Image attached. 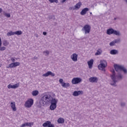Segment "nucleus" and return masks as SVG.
I'll use <instances>...</instances> for the list:
<instances>
[{"label":"nucleus","mask_w":127,"mask_h":127,"mask_svg":"<svg viewBox=\"0 0 127 127\" xmlns=\"http://www.w3.org/2000/svg\"><path fill=\"white\" fill-rule=\"evenodd\" d=\"M124 1H125V2L127 4V0H124Z\"/></svg>","instance_id":"46"},{"label":"nucleus","mask_w":127,"mask_h":127,"mask_svg":"<svg viewBox=\"0 0 127 127\" xmlns=\"http://www.w3.org/2000/svg\"><path fill=\"white\" fill-rule=\"evenodd\" d=\"M19 65H20V63L19 62L12 63L8 64V65L6 66V68H10L11 69L13 67H17V66H19Z\"/></svg>","instance_id":"8"},{"label":"nucleus","mask_w":127,"mask_h":127,"mask_svg":"<svg viewBox=\"0 0 127 127\" xmlns=\"http://www.w3.org/2000/svg\"><path fill=\"white\" fill-rule=\"evenodd\" d=\"M99 79L97 77H91L89 78V81L90 83H98Z\"/></svg>","instance_id":"9"},{"label":"nucleus","mask_w":127,"mask_h":127,"mask_svg":"<svg viewBox=\"0 0 127 127\" xmlns=\"http://www.w3.org/2000/svg\"><path fill=\"white\" fill-rule=\"evenodd\" d=\"M1 66H2V64H0V67H1Z\"/></svg>","instance_id":"51"},{"label":"nucleus","mask_w":127,"mask_h":127,"mask_svg":"<svg viewBox=\"0 0 127 127\" xmlns=\"http://www.w3.org/2000/svg\"><path fill=\"white\" fill-rule=\"evenodd\" d=\"M114 42L116 43H120V42H121V39H117L114 40Z\"/></svg>","instance_id":"31"},{"label":"nucleus","mask_w":127,"mask_h":127,"mask_svg":"<svg viewBox=\"0 0 127 127\" xmlns=\"http://www.w3.org/2000/svg\"><path fill=\"white\" fill-rule=\"evenodd\" d=\"M4 15L6 16V17H10V14L7 13H4Z\"/></svg>","instance_id":"33"},{"label":"nucleus","mask_w":127,"mask_h":127,"mask_svg":"<svg viewBox=\"0 0 127 127\" xmlns=\"http://www.w3.org/2000/svg\"><path fill=\"white\" fill-rule=\"evenodd\" d=\"M69 10H76L75 6H71L69 8Z\"/></svg>","instance_id":"35"},{"label":"nucleus","mask_w":127,"mask_h":127,"mask_svg":"<svg viewBox=\"0 0 127 127\" xmlns=\"http://www.w3.org/2000/svg\"><path fill=\"white\" fill-rule=\"evenodd\" d=\"M57 122L59 124H64L65 123V120L63 118H59Z\"/></svg>","instance_id":"22"},{"label":"nucleus","mask_w":127,"mask_h":127,"mask_svg":"<svg viewBox=\"0 0 127 127\" xmlns=\"http://www.w3.org/2000/svg\"><path fill=\"white\" fill-rule=\"evenodd\" d=\"M57 102H58V100L53 98L51 95L46 94L41 97L39 104L40 106L44 107V106L51 103L50 109L51 111H54L57 108Z\"/></svg>","instance_id":"1"},{"label":"nucleus","mask_w":127,"mask_h":127,"mask_svg":"<svg viewBox=\"0 0 127 127\" xmlns=\"http://www.w3.org/2000/svg\"><path fill=\"white\" fill-rule=\"evenodd\" d=\"M82 94L83 91H74L72 93V95H73L74 97H78L79 95H82Z\"/></svg>","instance_id":"14"},{"label":"nucleus","mask_w":127,"mask_h":127,"mask_svg":"<svg viewBox=\"0 0 127 127\" xmlns=\"http://www.w3.org/2000/svg\"><path fill=\"white\" fill-rule=\"evenodd\" d=\"M10 107L13 110V112L16 111V107H15V102H13L10 103Z\"/></svg>","instance_id":"18"},{"label":"nucleus","mask_w":127,"mask_h":127,"mask_svg":"<svg viewBox=\"0 0 127 127\" xmlns=\"http://www.w3.org/2000/svg\"><path fill=\"white\" fill-rule=\"evenodd\" d=\"M43 53H45L46 54V55H45L46 56L49 55V51H44L43 52Z\"/></svg>","instance_id":"37"},{"label":"nucleus","mask_w":127,"mask_h":127,"mask_svg":"<svg viewBox=\"0 0 127 127\" xmlns=\"http://www.w3.org/2000/svg\"><path fill=\"white\" fill-rule=\"evenodd\" d=\"M114 67L116 72H120V71H123L124 74H127V68H125V66L115 64L114 65Z\"/></svg>","instance_id":"3"},{"label":"nucleus","mask_w":127,"mask_h":127,"mask_svg":"<svg viewBox=\"0 0 127 127\" xmlns=\"http://www.w3.org/2000/svg\"><path fill=\"white\" fill-rule=\"evenodd\" d=\"M9 43L7 40H4L3 41V45L4 46H7V45H8Z\"/></svg>","instance_id":"27"},{"label":"nucleus","mask_w":127,"mask_h":127,"mask_svg":"<svg viewBox=\"0 0 127 127\" xmlns=\"http://www.w3.org/2000/svg\"><path fill=\"white\" fill-rule=\"evenodd\" d=\"M50 124H51V122L50 121H47L46 122L44 123L43 124V127H49Z\"/></svg>","instance_id":"21"},{"label":"nucleus","mask_w":127,"mask_h":127,"mask_svg":"<svg viewBox=\"0 0 127 127\" xmlns=\"http://www.w3.org/2000/svg\"><path fill=\"white\" fill-rule=\"evenodd\" d=\"M6 48L4 47H0V51H4V50H5Z\"/></svg>","instance_id":"34"},{"label":"nucleus","mask_w":127,"mask_h":127,"mask_svg":"<svg viewBox=\"0 0 127 127\" xmlns=\"http://www.w3.org/2000/svg\"><path fill=\"white\" fill-rule=\"evenodd\" d=\"M110 54H112V55H116L117 54H119V51L117 50H112L110 51Z\"/></svg>","instance_id":"20"},{"label":"nucleus","mask_w":127,"mask_h":127,"mask_svg":"<svg viewBox=\"0 0 127 127\" xmlns=\"http://www.w3.org/2000/svg\"><path fill=\"white\" fill-rule=\"evenodd\" d=\"M19 87V83L15 84L12 85L11 84H9L7 86L8 89H16Z\"/></svg>","instance_id":"13"},{"label":"nucleus","mask_w":127,"mask_h":127,"mask_svg":"<svg viewBox=\"0 0 127 127\" xmlns=\"http://www.w3.org/2000/svg\"><path fill=\"white\" fill-rule=\"evenodd\" d=\"M63 79H62V78H61V79H60V80H59V82H60V83H61V84H62V85H63V83H64V82H63Z\"/></svg>","instance_id":"38"},{"label":"nucleus","mask_w":127,"mask_h":127,"mask_svg":"<svg viewBox=\"0 0 127 127\" xmlns=\"http://www.w3.org/2000/svg\"><path fill=\"white\" fill-rule=\"evenodd\" d=\"M90 14H92V12H90Z\"/></svg>","instance_id":"53"},{"label":"nucleus","mask_w":127,"mask_h":127,"mask_svg":"<svg viewBox=\"0 0 127 127\" xmlns=\"http://www.w3.org/2000/svg\"><path fill=\"white\" fill-rule=\"evenodd\" d=\"M0 41H1V39L0 37Z\"/></svg>","instance_id":"52"},{"label":"nucleus","mask_w":127,"mask_h":127,"mask_svg":"<svg viewBox=\"0 0 127 127\" xmlns=\"http://www.w3.org/2000/svg\"><path fill=\"white\" fill-rule=\"evenodd\" d=\"M62 87L64 88H68V87H70V84L69 83H65L64 82L62 85Z\"/></svg>","instance_id":"24"},{"label":"nucleus","mask_w":127,"mask_h":127,"mask_svg":"<svg viewBox=\"0 0 127 127\" xmlns=\"http://www.w3.org/2000/svg\"><path fill=\"white\" fill-rule=\"evenodd\" d=\"M10 59L13 63H15L14 62H15V59H14L13 58H11Z\"/></svg>","instance_id":"40"},{"label":"nucleus","mask_w":127,"mask_h":127,"mask_svg":"<svg viewBox=\"0 0 127 127\" xmlns=\"http://www.w3.org/2000/svg\"><path fill=\"white\" fill-rule=\"evenodd\" d=\"M107 65L106 64H100L98 65V69H99V70H102V71L105 72V71H106V69H105V68H106V67H107Z\"/></svg>","instance_id":"12"},{"label":"nucleus","mask_w":127,"mask_h":127,"mask_svg":"<svg viewBox=\"0 0 127 127\" xmlns=\"http://www.w3.org/2000/svg\"><path fill=\"white\" fill-rule=\"evenodd\" d=\"M14 33L16 35H21V34H22V32L21 31H17L14 32Z\"/></svg>","instance_id":"26"},{"label":"nucleus","mask_w":127,"mask_h":127,"mask_svg":"<svg viewBox=\"0 0 127 127\" xmlns=\"http://www.w3.org/2000/svg\"><path fill=\"white\" fill-rule=\"evenodd\" d=\"M57 23H55V25H57Z\"/></svg>","instance_id":"50"},{"label":"nucleus","mask_w":127,"mask_h":127,"mask_svg":"<svg viewBox=\"0 0 127 127\" xmlns=\"http://www.w3.org/2000/svg\"><path fill=\"white\" fill-rule=\"evenodd\" d=\"M107 34H108V35L115 34V35H117V36H121V32H120V31H117L113 28H109L107 29Z\"/></svg>","instance_id":"4"},{"label":"nucleus","mask_w":127,"mask_h":127,"mask_svg":"<svg viewBox=\"0 0 127 127\" xmlns=\"http://www.w3.org/2000/svg\"><path fill=\"white\" fill-rule=\"evenodd\" d=\"M89 11V9L88 8H83L80 12L81 15H85L87 13V12Z\"/></svg>","instance_id":"15"},{"label":"nucleus","mask_w":127,"mask_h":127,"mask_svg":"<svg viewBox=\"0 0 127 127\" xmlns=\"http://www.w3.org/2000/svg\"><path fill=\"white\" fill-rule=\"evenodd\" d=\"M42 76L43 77H48V76H52V77H54V76H55V73H53L50 71H48L46 73L43 74Z\"/></svg>","instance_id":"10"},{"label":"nucleus","mask_w":127,"mask_h":127,"mask_svg":"<svg viewBox=\"0 0 127 127\" xmlns=\"http://www.w3.org/2000/svg\"><path fill=\"white\" fill-rule=\"evenodd\" d=\"M38 94H39V92L38 90H34L32 92V95L34 97H36Z\"/></svg>","instance_id":"23"},{"label":"nucleus","mask_w":127,"mask_h":127,"mask_svg":"<svg viewBox=\"0 0 127 127\" xmlns=\"http://www.w3.org/2000/svg\"><path fill=\"white\" fill-rule=\"evenodd\" d=\"M48 127H55V126H54V125L51 124H51Z\"/></svg>","instance_id":"41"},{"label":"nucleus","mask_w":127,"mask_h":127,"mask_svg":"<svg viewBox=\"0 0 127 127\" xmlns=\"http://www.w3.org/2000/svg\"><path fill=\"white\" fill-rule=\"evenodd\" d=\"M100 63L101 64H103L104 65H107V61H106L104 60H101L100 62Z\"/></svg>","instance_id":"29"},{"label":"nucleus","mask_w":127,"mask_h":127,"mask_svg":"<svg viewBox=\"0 0 127 127\" xmlns=\"http://www.w3.org/2000/svg\"><path fill=\"white\" fill-rule=\"evenodd\" d=\"M82 31H84L85 34L90 33V31H91V26L89 24L84 25L82 29Z\"/></svg>","instance_id":"5"},{"label":"nucleus","mask_w":127,"mask_h":127,"mask_svg":"<svg viewBox=\"0 0 127 127\" xmlns=\"http://www.w3.org/2000/svg\"><path fill=\"white\" fill-rule=\"evenodd\" d=\"M116 44V43L115 42V41H113L111 43H110L109 45L110 46H114Z\"/></svg>","instance_id":"32"},{"label":"nucleus","mask_w":127,"mask_h":127,"mask_svg":"<svg viewBox=\"0 0 127 127\" xmlns=\"http://www.w3.org/2000/svg\"><path fill=\"white\" fill-rule=\"evenodd\" d=\"M117 18H114V20H117Z\"/></svg>","instance_id":"49"},{"label":"nucleus","mask_w":127,"mask_h":127,"mask_svg":"<svg viewBox=\"0 0 127 127\" xmlns=\"http://www.w3.org/2000/svg\"><path fill=\"white\" fill-rule=\"evenodd\" d=\"M32 125V123H24L22 124L20 127H31V125Z\"/></svg>","instance_id":"19"},{"label":"nucleus","mask_w":127,"mask_h":127,"mask_svg":"<svg viewBox=\"0 0 127 127\" xmlns=\"http://www.w3.org/2000/svg\"><path fill=\"white\" fill-rule=\"evenodd\" d=\"M1 47V41L0 42V48Z\"/></svg>","instance_id":"47"},{"label":"nucleus","mask_w":127,"mask_h":127,"mask_svg":"<svg viewBox=\"0 0 127 127\" xmlns=\"http://www.w3.org/2000/svg\"><path fill=\"white\" fill-rule=\"evenodd\" d=\"M89 69H91L93 67V64H94V60L91 59L87 62Z\"/></svg>","instance_id":"16"},{"label":"nucleus","mask_w":127,"mask_h":127,"mask_svg":"<svg viewBox=\"0 0 127 127\" xmlns=\"http://www.w3.org/2000/svg\"><path fill=\"white\" fill-rule=\"evenodd\" d=\"M35 36H36V37H38V34H36V35H35Z\"/></svg>","instance_id":"48"},{"label":"nucleus","mask_w":127,"mask_h":127,"mask_svg":"<svg viewBox=\"0 0 127 127\" xmlns=\"http://www.w3.org/2000/svg\"><path fill=\"white\" fill-rule=\"evenodd\" d=\"M43 35H47V33L46 32H43Z\"/></svg>","instance_id":"42"},{"label":"nucleus","mask_w":127,"mask_h":127,"mask_svg":"<svg viewBox=\"0 0 127 127\" xmlns=\"http://www.w3.org/2000/svg\"><path fill=\"white\" fill-rule=\"evenodd\" d=\"M101 52L99 50H97V52L95 53V55H101Z\"/></svg>","instance_id":"36"},{"label":"nucleus","mask_w":127,"mask_h":127,"mask_svg":"<svg viewBox=\"0 0 127 127\" xmlns=\"http://www.w3.org/2000/svg\"><path fill=\"white\" fill-rule=\"evenodd\" d=\"M82 82V79L80 77H74L71 80V83L73 85H76L81 83Z\"/></svg>","instance_id":"7"},{"label":"nucleus","mask_w":127,"mask_h":127,"mask_svg":"<svg viewBox=\"0 0 127 127\" xmlns=\"http://www.w3.org/2000/svg\"><path fill=\"white\" fill-rule=\"evenodd\" d=\"M15 33L14 32L10 31L7 33V36H11V35H14Z\"/></svg>","instance_id":"25"},{"label":"nucleus","mask_w":127,"mask_h":127,"mask_svg":"<svg viewBox=\"0 0 127 127\" xmlns=\"http://www.w3.org/2000/svg\"><path fill=\"white\" fill-rule=\"evenodd\" d=\"M121 107H125L126 106V103L125 102H121Z\"/></svg>","instance_id":"39"},{"label":"nucleus","mask_w":127,"mask_h":127,"mask_svg":"<svg viewBox=\"0 0 127 127\" xmlns=\"http://www.w3.org/2000/svg\"><path fill=\"white\" fill-rule=\"evenodd\" d=\"M33 105V99H29L25 102L24 106L25 108H31Z\"/></svg>","instance_id":"6"},{"label":"nucleus","mask_w":127,"mask_h":127,"mask_svg":"<svg viewBox=\"0 0 127 127\" xmlns=\"http://www.w3.org/2000/svg\"><path fill=\"white\" fill-rule=\"evenodd\" d=\"M49 19H53L54 20H55V19H56L55 16H54V15L49 16Z\"/></svg>","instance_id":"30"},{"label":"nucleus","mask_w":127,"mask_h":127,"mask_svg":"<svg viewBox=\"0 0 127 127\" xmlns=\"http://www.w3.org/2000/svg\"><path fill=\"white\" fill-rule=\"evenodd\" d=\"M51 3H53L54 2H55L56 3H58L59 1L58 0H48Z\"/></svg>","instance_id":"28"},{"label":"nucleus","mask_w":127,"mask_h":127,"mask_svg":"<svg viewBox=\"0 0 127 127\" xmlns=\"http://www.w3.org/2000/svg\"><path fill=\"white\" fill-rule=\"evenodd\" d=\"M81 6H82V3L81 2H79L77 3H76L74 6L75 10H78V9H80Z\"/></svg>","instance_id":"17"},{"label":"nucleus","mask_w":127,"mask_h":127,"mask_svg":"<svg viewBox=\"0 0 127 127\" xmlns=\"http://www.w3.org/2000/svg\"><path fill=\"white\" fill-rule=\"evenodd\" d=\"M112 74L111 75V78L112 80V81L111 82V86H114V87H117V82L119 81L123 80V75L121 73L116 74L115 72V69L111 70Z\"/></svg>","instance_id":"2"},{"label":"nucleus","mask_w":127,"mask_h":127,"mask_svg":"<svg viewBox=\"0 0 127 127\" xmlns=\"http://www.w3.org/2000/svg\"><path fill=\"white\" fill-rule=\"evenodd\" d=\"M70 58L74 62H77L78 61V55L74 53L71 56Z\"/></svg>","instance_id":"11"},{"label":"nucleus","mask_w":127,"mask_h":127,"mask_svg":"<svg viewBox=\"0 0 127 127\" xmlns=\"http://www.w3.org/2000/svg\"><path fill=\"white\" fill-rule=\"evenodd\" d=\"M66 1V0H62V2L63 3L64 2H65Z\"/></svg>","instance_id":"44"},{"label":"nucleus","mask_w":127,"mask_h":127,"mask_svg":"<svg viewBox=\"0 0 127 127\" xmlns=\"http://www.w3.org/2000/svg\"><path fill=\"white\" fill-rule=\"evenodd\" d=\"M2 11V9L1 8H0V13H1Z\"/></svg>","instance_id":"45"},{"label":"nucleus","mask_w":127,"mask_h":127,"mask_svg":"<svg viewBox=\"0 0 127 127\" xmlns=\"http://www.w3.org/2000/svg\"><path fill=\"white\" fill-rule=\"evenodd\" d=\"M37 59V57H34L33 58V60H36Z\"/></svg>","instance_id":"43"}]
</instances>
